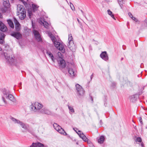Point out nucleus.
<instances>
[{
  "mask_svg": "<svg viewBox=\"0 0 147 147\" xmlns=\"http://www.w3.org/2000/svg\"><path fill=\"white\" fill-rule=\"evenodd\" d=\"M1 91L3 94L2 99L4 104H7V102L5 99V97L13 102H15L16 100L15 98L12 94L9 93V91L4 88L2 89Z\"/></svg>",
  "mask_w": 147,
  "mask_h": 147,
  "instance_id": "1",
  "label": "nucleus"
},
{
  "mask_svg": "<svg viewBox=\"0 0 147 147\" xmlns=\"http://www.w3.org/2000/svg\"><path fill=\"white\" fill-rule=\"evenodd\" d=\"M17 15L21 20L24 19L26 17V10L24 6L20 5L17 6Z\"/></svg>",
  "mask_w": 147,
  "mask_h": 147,
  "instance_id": "2",
  "label": "nucleus"
},
{
  "mask_svg": "<svg viewBox=\"0 0 147 147\" xmlns=\"http://www.w3.org/2000/svg\"><path fill=\"white\" fill-rule=\"evenodd\" d=\"M68 38V47L69 49L72 52H74L76 50V47L74 45L73 41V37L71 34H69Z\"/></svg>",
  "mask_w": 147,
  "mask_h": 147,
  "instance_id": "3",
  "label": "nucleus"
},
{
  "mask_svg": "<svg viewBox=\"0 0 147 147\" xmlns=\"http://www.w3.org/2000/svg\"><path fill=\"white\" fill-rule=\"evenodd\" d=\"M59 64L60 68L61 71L65 74L67 73V71L65 70L64 68L66 66L65 61L62 58L59 57L57 59Z\"/></svg>",
  "mask_w": 147,
  "mask_h": 147,
  "instance_id": "4",
  "label": "nucleus"
},
{
  "mask_svg": "<svg viewBox=\"0 0 147 147\" xmlns=\"http://www.w3.org/2000/svg\"><path fill=\"white\" fill-rule=\"evenodd\" d=\"M77 93L79 96H83L85 93V91L82 87L78 84L76 85Z\"/></svg>",
  "mask_w": 147,
  "mask_h": 147,
  "instance_id": "5",
  "label": "nucleus"
},
{
  "mask_svg": "<svg viewBox=\"0 0 147 147\" xmlns=\"http://www.w3.org/2000/svg\"><path fill=\"white\" fill-rule=\"evenodd\" d=\"M4 56L5 59L10 64L13 63L15 61V57L14 56H11L7 53H4Z\"/></svg>",
  "mask_w": 147,
  "mask_h": 147,
  "instance_id": "6",
  "label": "nucleus"
},
{
  "mask_svg": "<svg viewBox=\"0 0 147 147\" xmlns=\"http://www.w3.org/2000/svg\"><path fill=\"white\" fill-rule=\"evenodd\" d=\"M55 47L60 51H62L64 48V46L59 41L55 40L54 43Z\"/></svg>",
  "mask_w": 147,
  "mask_h": 147,
  "instance_id": "7",
  "label": "nucleus"
},
{
  "mask_svg": "<svg viewBox=\"0 0 147 147\" xmlns=\"http://www.w3.org/2000/svg\"><path fill=\"white\" fill-rule=\"evenodd\" d=\"M32 109L34 111H36L37 109L40 110L43 107V105L38 102H35L34 105H32Z\"/></svg>",
  "mask_w": 147,
  "mask_h": 147,
  "instance_id": "8",
  "label": "nucleus"
},
{
  "mask_svg": "<svg viewBox=\"0 0 147 147\" xmlns=\"http://www.w3.org/2000/svg\"><path fill=\"white\" fill-rule=\"evenodd\" d=\"M33 32L36 40L38 42L41 41L42 38L39 32L36 30H33Z\"/></svg>",
  "mask_w": 147,
  "mask_h": 147,
  "instance_id": "9",
  "label": "nucleus"
},
{
  "mask_svg": "<svg viewBox=\"0 0 147 147\" xmlns=\"http://www.w3.org/2000/svg\"><path fill=\"white\" fill-rule=\"evenodd\" d=\"M13 21L15 24L16 30L17 32H19L21 29V25L16 18H14Z\"/></svg>",
  "mask_w": 147,
  "mask_h": 147,
  "instance_id": "10",
  "label": "nucleus"
},
{
  "mask_svg": "<svg viewBox=\"0 0 147 147\" xmlns=\"http://www.w3.org/2000/svg\"><path fill=\"white\" fill-rule=\"evenodd\" d=\"M29 147H48L47 145H45L43 144L40 142H33L32 145Z\"/></svg>",
  "mask_w": 147,
  "mask_h": 147,
  "instance_id": "11",
  "label": "nucleus"
},
{
  "mask_svg": "<svg viewBox=\"0 0 147 147\" xmlns=\"http://www.w3.org/2000/svg\"><path fill=\"white\" fill-rule=\"evenodd\" d=\"M10 35L18 40L21 38L22 37V34L18 32H13L10 34Z\"/></svg>",
  "mask_w": 147,
  "mask_h": 147,
  "instance_id": "12",
  "label": "nucleus"
},
{
  "mask_svg": "<svg viewBox=\"0 0 147 147\" xmlns=\"http://www.w3.org/2000/svg\"><path fill=\"white\" fill-rule=\"evenodd\" d=\"M0 30L3 32H5L7 31V26L1 21H0Z\"/></svg>",
  "mask_w": 147,
  "mask_h": 147,
  "instance_id": "13",
  "label": "nucleus"
},
{
  "mask_svg": "<svg viewBox=\"0 0 147 147\" xmlns=\"http://www.w3.org/2000/svg\"><path fill=\"white\" fill-rule=\"evenodd\" d=\"M40 112L43 114L50 115L52 114L51 111L46 108H43L40 110Z\"/></svg>",
  "mask_w": 147,
  "mask_h": 147,
  "instance_id": "14",
  "label": "nucleus"
},
{
  "mask_svg": "<svg viewBox=\"0 0 147 147\" xmlns=\"http://www.w3.org/2000/svg\"><path fill=\"white\" fill-rule=\"evenodd\" d=\"M102 59L105 61H107L108 60L109 57L106 51L102 52Z\"/></svg>",
  "mask_w": 147,
  "mask_h": 147,
  "instance_id": "15",
  "label": "nucleus"
},
{
  "mask_svg": "<svg viewBox=\"0 0 147 147\" xmlns=\"http://www.w3.org/2000/svg\"><path fill=\"white\" fill-rule=\"evenodd\" d=\"M5 35L3 33L0 32V44H3L5 43L4 39Z\"/></svg>",
  "mask_w": 147,
  "mask_h": 147,
  "instance_id": "16",
  "label": "nucleus"
},
{
  "mask_svg": "<svg viewBox=\"0 0 147 147\" xmlns=\"http://www.w3.org/2000/svg\"><path fill=\"white\" fill-rule=\"evenodd\" d=\"M41 22L45 28L47 29L49 28H50V27L51 26L50 24H49L44 20L41 21Z\"/></svg>",
  "mask_w": 147,
  "mask_h": 147,
  "instance_id": "17",
  "label": "nucleus"
},
{
  "mask_svg": "<svg viewBox=\"0 0 147 147\" xmlns=\"http://www.w3.org/2000/svg\"><path fill=\"white\" fill-rule=\"evenodd\" d=\"M136 142H140L138 144L141 145L142 147H144V144L142 142V139L140 137H137L135 140Z\"/></svg>",
  "mask_w": 147,
  "mask_h": 147,
  "instance_id": "18",
  "label": "nucleus"
},
{
  "mask_svg": "<svg viewBox=\"0 0 147 147\" xmlns=\"http://www.w3.org/2000/svg\"><path fill=\"white\" fill-rule=\"evenodd\" d=\"M46 53L49 56V57L51 58L52 61L54 62L55 59L51 53L49 51H47Z\"/></svg>",
  "mask_w": 147,
  "mask_h": 147,
  "instance_id": "19",
  "label": "nucleus"
},
{
  "mask_svg": "<svg viewBox=\"0 0 147 147\" xmlns=\"http://www.w3.org/2000/svg\"><path fill=\"white\" fill-rule=\"evenodd\" d=\"M68 72L71 77H73L75 76L74 71L72 68H69L68 69Z\"/></svg>",
  "mask_w": 147,
  "mask_h": 147,
  "instance_id": "20",
  "label": "nucleus"
},
{
  "mask_svg": "<svg viewBox=\"0 0 147 147\" xmlns=\"http://www.w3.org/2000/svg\"><path fill=\"white\" fill-rule=\"evenodd\" d=\"M79 136L85 142L87 141L88 143V138L83 133H82L81 134H80V136Z\"/></svg>",
  "mask_w": 147,
  "mask_h": 147,
  "instance_id": "21",
  "label": "nucleus"
},
{
  "mask_svg": "<svg viewBox=\"0 0 147 147\" xmlns=\"http://www.w3.org/2000/svg\"><path fill=\"white\" fill-rule=\"evenodd\" d=\"M136 96V95L135 94L129 96V98L131 101L133 102H135L137 100V98Z\"/></svg>",
  "mask_w": 147,
  "mask_h": 147,
  "instance_id": "22",
  "label": "nucleus"
},
{
  "mask_svg": "<svg viewBox=\"0 0 147 147\" xmlns=\"http://www.w3.org/2000/svg\"><path fill=\"white\" fill-rule=\"evenodd\" d=\"M8 24L9 26L12 28H14V25L12 21L10 19H8L7 20Z\"/></svg>",
  "mask_w": 147,
  "mask_h": 147,
  "instance_id": "23",
  "label": "nucleus"
},
{
  "mask_svg": "<svg viewBox=\"0 0 147 147\" xmlns=\"http://www.w3.org/2000/svg\"><path fill=\"white\" fill-rule=\"evenodd\" d=\"M18 124H20L22 128L25 129H28V127L27 125L22 122V121H20Z\"/></svg>",
  "mask_w": 147,
  "mask_h": 147,
  "instance_id": "24",
  "label": "nucleus"
},
{
  "mask_svg": "<svg viewBox=\"0 0 147 147\" xmlns=\"http://www.w3.org/2000/svg\"><path fill=\"white\" fill-rule=\"evenodd\" d=\"M118 2L121 9L123 8V5L125 4V0H118Z\"/></svg>",
  "mask_w": 147,
  "mask_h": 147,
  "instance_id": "25",
  "label": "nucleus"
},
{
  "mask_svg": "<svg viewBox=\"0 0 147 147\" xmlns=\"http://www.w3.org/2000/svg\"><path fill=\"white\" fill-rule=\"evenodd\" d=\"M3 4L5 7L8 8L10 7V3L9 1H3Z\"/></svg>",
  "mask_w": 147,
  "mask_h": 147,
  "instance_id": "26",
  "label": "nucleus"
},
{
  "mask_svg": "<svg viewBox=\"0 0 147 147\" xmlns=\"http://www.w3.org/2000/svg\"><path fill=\"white\" fill-rule=\"evenodd\" d=\"M58 131L61 134H62L64 135H67V133L61 127V128H60Z\"/></svg>",
  "mask_w": 147,
  "mask_h": 147,
  "instance_id": "27",
  "label": "nucleus"
},
{
  "mask_svg": "<svg viewBox=\"0 0 147 147\" xmlns=\"http://www.w3.org/2000/svg\"><path fill=\"white\" fill-rule=\"evenodd\" d=\"M107 12L108 14L110 15L111 16L114 20H115V18L114 16V14L112 13V12H111L110 9L107 10Z\"/></svg>",
  "mask_w": 147,
  "mask_h": 147,
  "instance_id": "28",
  "label": "nucleus"
},
{
  "mask_svg": "<svg viewBox=\"0 0 147 147\" xmlns=\"http://www.w3.org/2000/svg\"><path fill=\"white\" fill-rule=\"evenodd\" d=\"M32 6L33 9V10L34 12L35 11L37 10L38 7H37L36 5L32 4Z\"/></svg>",
  "mask_w": 147,
  "mask_h": 147,
  "instance_id": "29",
  "label": "nucleus"
},
{
  "mask_svg": "<svg viewBox=\"0 0 147 147\" xmlns=\"http://www.w3.org/2000/svg\"><path fill=\"white\" fill-rule=\"evenodd\" d=\"M10 119L14 122L15 123H17L18 124V122H19L20 120L16 119L12 117H11Z\"/></svg>",
  "mask_w": 147,
  "mask_h": 147,
  "instance_id": "30",
  "label": "nucleus"
},
{
  "mask_svg": "<svg viewBox=\"0 0 147 147\" xmlns=\"http://www.w3.org/2000/svg\"><path fill=\"white\" fill-rule=\"evenodd\" d=\"M50 36L51 38V40H52L54 43V42L55 41V37L52 34H51L50 35Z\"/></svg>",
  "mask_w": 147,
  "mask_h": 147,
  "instance_id": "31",
  "label": "nucleus"
},
{
  "mask_svg": "<svg viewBox=\"0 0 147 147\" xmlns=\"http://www.w3.org/2000/svg\"><path fill=\"white\" fill-rule=\"evenodd\" d=\"M96 139L98 142L100 144H101V136H100L98 137H97Z\"/></svg>",
  "mask_w": 147,
  "mask_h": 147,
  "instance_id": "32",
  "label": "nucleus"
},
{
  "mask_svg": "<svg viewBox=\"0 0 147 147\" xmlns=\"http://www.w3.org/2000/svg\"><path fill=\"white\" fill-rule=\"evenodd\" d=\"M7 8L4 7V8H1V11L3 12L4 13L6 12V11H7Z\"/></svg>",
  "mask_w": 147,
  "mask_h": 147,
  "instance_id": "33",
  "label": "nucleus"
},
{
  "mask_svg": "<svg viewBox=\"0 0 147 147\" xmlns=\"http://www.w3.org/2000/svg\"><path fill=\"white\" fill-rule=\"evenodd\" d=\"M68 106L69 111H70L71 112H74V111L73 107H70L69 105H68Z\"/></svg>",
  "mask_w": 147,
  "mask_h": 147,
  "instance_id": "34",
  "label": "nucleus"
},
{
  "mask_svg": "<svg viewBox=\"0 0 147 147\" xmlns=\"http://www.w3.org/2000/svg\"><path fill=\"white\" fill-rule=\"evenodd\" d=\"M107 96H105V99L104 100V105L106 107V105H107V102H106V100H107V99L106 98H107Z\"/></svg>",
  "mask_w": 147,
  "mask_h": 147,
  "instance_id": "35",
  "label": "nucleus"
},
{
  "mask_svg": "<svg viewBox=\"0 0 147 147\" xmlns=\"http://www.w3.org/2000/svg\"><path fill=\"white\" fill-rule=\"evenodd\" d=\"M139 121H140V123H141V124L142 125L143 124V123L142 120V117H139Z\"/></svg>",
  "mask_w": 147,
  "mask_h": 147,
  "instance_id": "36",
  "label": "nucleus"
},
{
  "mask_svg": "<svg viewBox=\"0 0 147 147\" xmlns=\"http://www.w3.org/2000/svg\"><path fill=\"white\" fill-rule=\"evenodd\" d=\"M61 127L59 125L56 128H55V129L57 130V131H59V129L60 128H61Z\"/></svg>",
  "mask_w": 147,
  "mask_h": 147,
  "instance_id": "37",
  "label": "nucleus"
},
{
  "mask_svg": "<svg viewBox=\"0 0 147 147\" xmlns=\"http://www.w3.org/2000/svg\"><path fill=\"white\" fill-rule=\"evenodd\" d=\"M105 140V138L103 136H102V144L103 143Z\"/></svg>",
  "mask_w": 147,
  "mask_h": 147,
  "instance_id": "38",
  "label": "nucleus"
},
{
  "mask_svg": "<svg viewBox=\"0 0 147 147\" xmlns=\"http://www.w3.org/2000/svg\"><path fill=\"white\" fill-rule=\"evenodd\" d=\"M32 14V13L31 11H28V16L30 18H31V16Z\"/></svg>",
  "mask_w": 147,
  "mask_h": 147,
  "instance_id": "39",
  "label": "nucleus"
},
{
  "mask_svg": "<svg viewBox=\"0 0 147 147\" xmlns=\"http://www.w3.org/2000/svg\"><path fill=\"white\" fill-rule=\"evenodd\" d=\"M59 125L57 124L56 123H54L53 125V126L54 128L55 129Z\"/></svg>",
  "mask_w": 147,
  "mask_h": 147,
  "instance_id": "40",
  "label": "nucleus"
},
{
  "mask_svg": "<svg viewBox=\"0 0 147 147\" xmlns=\"http://www.w3.org/2000/svg\"><path fill=\"white\" fill-rule=\"evenodd\" d=\"M116 83L115 82H113L112 83L111 86L113 87V88H115V86Z\"/></svg>",
  "mask_w": 147,
  "mask_h": 147,
  "instance_id": "41",
  "label": "nucleus"
},
{
  "mask_svg": "<svg viewBox=\"0 0 147 147\" xmlns=\"http://www.w3.org/2000/svg\"><path fill=\"white\" fill-rule=\"evenodd\" d=\"M131 18L133 20H134L136 21H137V19H136V18H135L134 17L132 16V17H131Z\"/></svg>",
  "mask_w": 147,
  "mask_h": 147,
  "instance_id": "42",
  "label": "nucleus"
},
{
  "mask_svg": "<svg viewBox=\"0 0 147 147\" xmlns=\"http://www.w3.org/2000/svg\"><path fill=\"white\" fill-rule=\"evenodd\" d=\"M78 133L77 131H76V133H77V134H78V135L79 136L80 134H82V132L80 131V130L78 131Z\"/></svg>",
  "mask_w": 147,
  "mask_h": 147,
  "instance_id": "43",
  "label": "nucleus"
},
{
  "mask_svg": "<svg viewBox=\"0 0 147 147\" xmlns=\"http://www.w3.org/2000/svg\"><path fill=\"white\" fill-rule=\"evenodd\" d=\"M128 15L131 18V17H132V16H132V14H131V13H128Z\"/></svg>",
  "mask_w": 147,
  "mask_h": 147,
  "instance_id": "44",
  "label": "nucleus"
},
{
  "mask_svg": "<svg viewBox=\"0 0 147 147\" xmlns=\"http://www.w3.org/2000/svg\"><path fill=\"white\" fill-rule=\"evenodd\" d=\"M81 11V12L82 13L83 15L85 16V13H84V12L82 11V10H80Z\"/></svg>",
  "mask_w": 147,
  "mask_h": 147,
  "instance_id": "45",
  "label": "nucleus"
},
{
  "mask_svg": "<svg viewBox=\"0 0 147 147\" xmlns=\"http://www.w3.org/2000/svg\"><path fill=\"white\" fill-rule=\"evenodd\" d=\"M70 4H71L72 5V7H73V10H74V9H75V7H74V5H73V4H72L71 3H70Z\"/></svg>",
  "mask_w": 147,
  "mask_h": 147,
  "instance_id": "46",
  "label": "nucleus"
},
{
  "mask_svg": "<svg viewBox=\"0 0 147 147\" xmlns=\"http://www.w3.org/2000/svg\"><path fill=\"white\" fill-rule=\"evenodd\" d=\"M93 73L91 75V76H90V79H91V80H92V77H93Z\"/></svg>",
  "mask_w": 147,
  "mask_h": 147,
  "instance_id": "47",
  "label": "nucleus"
},
{
  "mask_svg": "<svg viewBox=\"0 0 147 147\" xmlns=\"http://www.w3.org/2000/svg\"><path fill=\"white\" fill-rule=\"evenodd\" d=\"M2 15L1 13H0V18H2Z\"/></svg>",
  "mask_w": 147,
  "mask_h": 147,
  "instance_id": "48",
  "label": "nucleus"
},
{
  "mask_svg": "<svg viewBox=\"0 0 147 147\" xmlns=\"http://www.w3.org/2000/svg\"><path fill=\"white\" fill-rule=\"evenodd\" d=\"M70 7H71V9H72V10H73V7H72V5L71 6V5H70Z\"/></svg>",
  "mask_w": 147,
  "mask_h": 147,
  "instance_id": "49",
  "label": "nucleus"
},
{
  "mask_svg": "<svg viewBox=\"0 0 147 147\" xmlns=\"http://www.w3.org/2000/svg\"><path fill=\"white\" fill-rule=\"evenodd\" d=\"M89 47L90 48V50H92V47L91 46V45H90Z\"/></svg>",
  "mask_w": 147,
  "mask_h": 147,
  "instance_id": "50",
  "label": "nucleus"
},
{
  "mask_svg": "<svg viewBox=\"0 0 147 147\" xmlns=\"http://www.w3.org/2000/svg\"><path fill=\"white\" fill-rule=\"evenodd\" d=\"M142 92H139L138 93V94L139 95H140V94H141L142 93Z\"/></svg>",
  "mask_w": 147,
  "mask_h": 147,
  "instance_id": "51",
  "label": "nucleus"
},
{
  "mask_svg": "<svg viewBox=\"0 0 147 147\" xmlns=\"http://www.w3.org/2000/svg\"><path fill=\"white\" fill-rule=\"evenodd\" d=\"M125 47V46H124V45H123V49H124V50H125V48H124V47Z\"/></svg>",
  "mask_w": 147,
  "mask_h": 147,
  "instance_id": "52",
  "label": "nucleus"
},
{
  "mask_svg": "<svg viewBox=\"0 0 147 147\" xmlns=\"http://www.w3.org/2000/svg\"><path fill=\"white\" fill-rule=\"evenodd\" d=\"M123 57H122L121 58V60L122 61V60H123Z\"/></svg>",
  "mask_w": 147,
  "mask_h": 147,
  "instance_id": "53",
  "label": "nucleus"
},
{
  "mask_svg": "<svg viewBox=\"0 0 147 147\" xmlns=\"http://www.w3.org/2000/svg\"><path fill=\"white\" fill-rule=\"evenodd\" d=\"M3 1H9V0H3Z\"/></svg>",
  "mask_w": 147,
  "mask_h": 147,
  "instance_id": "54",
  "label": "nucleus"
},
{
  "mask_svg": "<svg viewBox=\"0 0 147 147\" xmlns=\"http://www.w3.org/2000/svg\"><path fill=\"white\" fill-rule=\"evenodd\" d=\"M91 100L92 101H93V99L92 98V97H91Z\"/></svg>",
  "mask_w": 147,
  "mask_h": 147,
  "instance_id": "55",
  "label": "nucleus"
},
{
  "mask_svg": "<svg viewBox=\"0 0 147 147\" xmlns=\"http://www.w3.org/2000/svg\"><path fill=\"white\" fill-rule=\"evenodd\" d=\"M101 53L100 54V57H101Z\"/></svg>",
  "mask_w": 147,
  "mask_h": 147,
  "instance_id": "56",
  "label": "nucleus"
},
{
  "mask_svg": "<svg viewBox=\"0 0 147 147\" xmlns=\"http://www.w3.org/2000/svg\"><path fill=\"white\" fill-rule=\"evenodd\" d=\"M28 131L29 132H30V133H31V132H30V131H29V130H28Z\"/></svg>",
  "mask_w": 147,
  "mask_h": 147,
  "instance_id": "57",
  "label": "nucleus"
},
{
  "mask_svg": "<svg viewBox=\"0 0 147 147\" xmlns=\"http://www.w3.org/2000/svg\"><path fill=\"white\" fill-rule=\"evenodd\" d=\"M77 20H78V22H79V19H77Z\"/></svg>",
  "mask_w": 147,
  "mask_h": 147,
  "instance_id": "58",
  "label": "nucleus"
},
{
  "mask_svg": "<svg viewBox=\"0 0 147 147\" xmlns=\"http://www.w3.org/2000/svg\"><path fill=\"white\" fill-rule=\"evenodd\" d=\"M20 85H21V84H22L21 83H20Z\"/></svg>",
  "mask_w": 147,
  "mask_h": 147,
  "instance_id": "59",
  "label": "nucleus"
},
{
  "mask_svg": "<svg viewBox=\"0 0 147 147\" xmlns=\"http://www.w3.org/2000/svg\"><path fill=\"white\" fill-rule=\"evenodd\" d=\"M73 129L76 131L75 130V129H74V128H73Z\"/></svg>",
  "mask_w": 147,
  "mask_h": 147,
  "instance_id": "60",
  "label": "nucleus"
},
{
  "mask_svg": "<svg viewBox=\"0 0 147 147\" xmlns=\"http://www.w3.org/2000/svg\"><path fill=\"white\" fill-rule=\"evenodd\" d=\"M1 49H1V48H0V50H1Z\"/></svg>",
  "mask_w": 147,
  "mask_h": 147,
  "instance_id": "61",
  "label": "nucleus"
},
{
  "mask_svg": "<svg viewBox=\"0 0 147 147\" xmlns=\"http://www.w3.org/2000/svg\"><path fill=\"white\" fill-rule=\"evenodd\" d=\"M101 122V120H100V122Z\"/></svg>",
  "mask_w": 147,
  "mask_h": 147,
  "instance_id": "62",
  "label": "nucleus"
},
{
  "mask_svg": "<svg viewBox=\"0 0 147 147\" xmlns=\"http://www.w3.org/2000/svg\"><path fill=\"white\" fill-rule=\"evenodd\" d=\"M105 1H106L107 0H105Z\"/></svg>",
  "mask_w": 147,
  "mask_h": 147,
  "instance_id": "63",
  "label": "nucleus"
}]
</instances>
